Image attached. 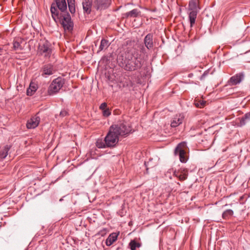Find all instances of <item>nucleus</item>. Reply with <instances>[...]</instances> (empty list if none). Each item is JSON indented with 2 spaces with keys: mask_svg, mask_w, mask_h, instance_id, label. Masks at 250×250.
<instances>
[{
  "mask_svg": "<svg viewBox=\"0 0 250 250\" xmlns=\"http://www.w3.org/2000/svg\"><path fill=\"white\" fill-rule=\"evenodd\" d=\"M187 147L186 142L179 143L176 147L174 150L175 155H178L180 161L182 163H186L188 160V157L186 155L185 148Z\"/></svg>",
  "mask_w": 250,
  "mask_h": 250,
  "instance_id": "obj_6",
  "label": "nucleus"
},
{
  "mask_svg": "<svg viewBox=\"0 0 250 250\" xmlns=\"http://www.w3.org/2000/svg\"><path fill=\"white\" fill-rule=\"evenodd\" d=\"M118 237V234L116 233L110 234L106 239L105 244L107 246H111L115 241H116Z\"/></svg>",
  "mask_w": 250,
  "mask_h": 250,
  "instance_id": "obj_18",
  "label": "nucleus"
},
{
  "mask_svg": "<svg viewBox=\"0 0 250 250\" xmlns=\"http://www.w3.org/2000/svg\"><path fill=\"white\" fill-rule=\"evenodd\" d=\"M54 71L53 66L49 63L43 65L41 69L42 76L45 77L52 75Z\"/></svg>",
  "mask_w": 250,
  "mask_h": 250,
  "instance_id": "obj_12",
  "label": "nucleus"
},
{
  "mask_svg": "<svg viewBox=\"0 0 250 250\" xmlns=\"http://www.w3.org/2000/svg\"><path fill=\"white\" fill-rule=\"evenodd\" d=\"M38 85L35 83H31L29 87L26 90V94L28 96H32L36 91Z\"/></svg>",
  "mask_w": 250,
  "mask_h": 250,
  "instance_id": "obj_19",
  "label": "nucleus"
},
{
  "mask_svg": "<svg viewBox=\"0 0 250 250\" xmlns=\"http://www.w3.org/2000/svg\"><path fill=\"white\" fill-rule=\"evenodd\" d=\"M205 75H206V74H205V73H204L202 75L201 78V79H202V78H203V77H204L205 76Z\"/></svg>",
  "mask_w": 250,
  "mask_h": 250,
  "instance_id": "obj_36",
  "label": "nucleus"
},
{
  "mask_svg": "<svg viewBox=\"0 0 250 250\" xmlns=\"http://www.w3.org/2000/svg\"><path fill=\"white\" fill-rule=\"evenodd\" d=\"M2 50V48H0V52H1Z\"/></svg>",
  "mask_w": 250,
  "mask_h": 250,
  "instance_id": "obj_38",
  "label": "nucleus"
},
{
  "mask_svg": "<svg viewBox=\"0 0 250 250\" xmlns=\"http://www.w3.org/2000/svg\"><path fill=\"white\" fill-rule=\"evenodd\" d=\"M144 44L148 50L153 47V35L151 33L147 34L144 40Z\"/></svg>",
  "mask_w": 250,
  "mask_h": 250,
  "instance_id": "obj_14",
  "label": "nucleus"
},
{
  "mask_svg": "<svg viewBox=\"0 0 250 250\" xmlns=\"http://www.w3.org/2000/svg\"><path fill=\"white\" fill-rule=\"evenodd\" d=\"M250 120V112L245 114L240 120V123L242 125H244L246 122Z\"/></svg>",
  "mask_w": 250,
  "mask_h": 250,
  "instance_id": "obj_28",
  "label": "nucleus"
},
{
  "mask_svg": "<svg viewBox=\"0 0 250 250\" xmlns=\"http://www.w3.org/2000/svg\"><path fill=\"white\" fill-rule=\"evenodd\" d=\"M22 42H23V39H21V38H19V37L15 38L14 39V41L13 42V49L15 50H22V48L21 45V44L22 43Z\"/></svg>",
  "mask_w": 250,
  "mask_h": 250,
  "instance_id": "obj_17",
  "label": "nucleus"
},
{
  "mask_svg": "<svg viewBox=\"0 0 250 250\" xmlns=\"http://www.w3.org/2000/svg\"><path fill=\"white\" fill-rule=\"evenodd\" d=\"M38 53L40 55L43 56L46 58H50L52 49L47 41L40 42L39 44Z\"/></svg>",
  "mask_w": 250,
  "mask_h": 250,
  "instance_id": "obj_8",
  "label": "nucleus"
},
{
  "mask_svg": "<svg viewBox=\"0 0 250 250\" xmlns=\"http://www.w3.org/2000/svg\"><path fill=\"white\" fill-rule=\"evenodd\" d=\"M68 111L65 109L62 110L60 112V115L62 117L68 115Z\"/></svg>",
  "mask_w": 250,
  "mask_h": 250,
  "instance_id": "obj_33",
  "label": "nucleus"
},
{
  "mask_svg": "<svg viewBox=\"0 0 250 250\" xmlns=\"http://www.w3.org/2000/svg\"><path fill=\"white\" fill-rule=\"evenodd\" d=\"M69 10L71 14L75 13V0H67Z\"/></svg>",
  "mask_w": 250,
  "mask_h": 250,
  "instance_id": "obj_26",
  "label": "nucleus"
},
{
  "mask_svg": "<svg viewBox=\"0 0 250 250\" xmlns=\"http://www.w3.org/2000/svg\"><path fill=\"white\" fill-rule=\"evenodd\" d=\"M244 73L240 72L232 76L229 80L228 83L230 85H235L240 83L244 79Z\"/></svg>",
  "mask_w": 250,
  "mask_h": 250,
  "instance_id": "obj_11",
  "label": "nucleus"
},
{
  "mask_svg": "<svg viewBox=\"0 0 250 250\" xmlns=\"http://www.w3.org/2000/svg\"><path fill=\"white\" fill-rule=\"evenodd\" d=\"M205 104H206V102H205L204 101H196L195 102V105L197 107L202 108L205 106Z\"/></svg>",
  "mask_w": 250,
  "mask_h": 250,
  "instance_id": "obj_30",
  "label": "nucleus"
},
{
  "mask_svg": "<svg viewBox=\"0 0 250 250\" xmlns=\"http://www.w3.org/2000/svg\"><path fill=\"white\" fill-rule=\"evenodd\" d=\"M140 52L143 54L146 53V49L144 46L140 48Z\"/></svg>",
  "mask_w": 250,
  "mask_h": 250,
  "instance_id": "obj_35",
  "label": "nucleus"
},
{
  "mask_svg": "<svg viewBox=\"0 0 250 250\" xmlns=\"http://www.w3.org/2000/svg\"><path fill=\"white\" fill-rule=\"evenodd\" d=\"M119 65L126 71H133L141 68L143 61L139 50L134 47H127L117 57Z\"/></svg>",
  "mask_w": 250,
  "mask_h": 250,
  "instance_id": "obj_1",
  "label": "nucleus"
},
{
  "mask_svg": "<svg viewBox=\"0 0 250 250\" xmlns=\"http://www.w3.org/2000/svg\"><path fill=\"white\" fill-rule=\"evenodd\" d=\"M233 214V211L231 209H227L225 210L222 214V217L223 219L227 220L229 219Z\"/></svg>",
  "mask_w": 250,
  "mask_h": 250,
  "instance_id": "obj_27",
  "label": "nucleus"
},
{
  "mask_svg": "<svg viewBox=\"0 0 250 250\" xmlns=\"http://www.w3.org/2000/svg\"><path fill=\"white\" fill-rule=\"evenodd\" d=\"M199 11H190L189 13V19L190 26L192 27L195 23L197 15Z\"/></svg>",
  "mask_w": 250,
  "mask_h": 250,
  "instance_id": "obj_20",
  "label": "nucleus"
},
{
  "mask_svg": "<svg viewBox=\"0 0 250 250\" xmlns=\"http://www.w3.org/2000/svg\"><path fill=\"white\" fill-rule=\"evenodd\" d=\"M110 43L108 40L103 39L101 41L100 45L98 50V53L103 50H105L109 46Z\"/></svg>",
  "mask_w": 250,
  "mask_h": 250,
  "instance_id": "obj_22",
  "label": "nucleus"
},
{
  "mask_svg": "<svg viewBox=\"0 0 250 250\" xmlns=\"http://www.w3.org/2000/svg\"><path fill=\"white\" fill-rule=\"evenodd\" d=\"M92 2V0H83V7L84 13L87 14H89L91 13Z\"/></svg>",
  "mask_w": 250,
  "mask_h": 250,
  "instance_id": "obj_15",
  "label": "nucleus"
},
{
  "mask_svg": "<svg viewBox=\"0 0 250 250\" xmlns=\"http://www.w3.org/2000/svg\"><path fill=\"white\" fill-rule=\"evenodd\" d=\"M119 137L110 129L104 138V141L105 142L107 147H113L118 143Z\"/></svg>",
  "mask_w": 250,
  "mask_h": 250,
  "instance_id": "obj_7",
  "label": "nucleus"
},
{
  "mask_svg": "<svg viewBox=\"0 0 250 250\" xmlns=\"http://www.w3.org/2000/svg\"><path fill=\"white\" fill-rule=\"evenodd\" d=\"M140 13V12L137 9H134L132 10L131 11L125 13V16L126 18H128V17L136 18L139 16Z\"/></svg>",
  "mask_w": 250,
  "mask_h": 250,
  "instance_id": "obj_24",
  "label": "nucleus"
},
{
  "mask_svg": "<svg viewBox=\"0 0 250 250\" xmlns=\"http://www.w3.org/2000/svg\"><path fill=\"white\" fill-rule=\"evenodd\" d=\"M67 4L65 0H55L51 4L50 12L53 20L57 22V19L61 15L66 12Z\"/></svg>",
  "mask_w": 250,
  "mask_h": 250,
  "instance_id": "obj_2",
  "label": "nucleus"
},
{
  "mask_svg": "<svg viewBox=\"0 0 250 250\" xmlns=\"http://www.w3.org/2000/svg\"><path fill=\"white\" fill-rule=\"evenodd\" d=\"M10 147V146L6 145L3 149L0 150V158L4 159L7 156Z\"/></svg>",
  "mask_w": 250,
  "mask_h": 250,
  "instance_id": "obj_23",
  "label": "nucleus"
},
{
  "mask_svg": "<svg viewBox=\"0 0 250 250\" xmlns=\"http://www.w3.org/2000/svg\"><path fill=\"white\" fill-rule=\"evenodd\" d=\"M111 0H95L93 7L97 10H102L108 7L111 4Z\"/></svg>",
  "mask_w": 250,
  "mask_h": 250,
  "instance_id": "obj_9",
  "label": "nucleus"
},
{
  "mask_svg": "<svg viewBox=\"0 0 250 250\" xmlns=\"http://www.w3.org/2000/svg\"><path fill=\"white\" fill-rule=\"evenodd\" d=\"M141 244L137 242L135 240H132L129 243V247L131 250H136L137 248H140Z\"/></svg>",
  "mask_w": 250,
  "mask_h": 250,
  "instance_id": "obj_25",
  "label": "nucleus"
},
{
  "mask_svg": "<svg viewBox=\"0 0 250 250\" xmlns=\"http://www.w3.org/2000/svg\"><path fill=\"white\" fill-rule=\"evenodd\" d=\"M107 104L106 103H102L100 106V109L104 110L105 109H107Z\"/></svg>",
  "mask_w": 250,
  "mask_h": 250,
  "instance_id": "obj_34",
  "label": "nucleus"
},
{
  "mask_svg": "<svg viewBox=\"0 0 250 250\" xmlns=\"http://www.w3.org/2000/svg\"><path fill=\"white\" fill-rule=\"evenodd\" d=\"M65 82V79L60 77L53 80L47 90L48 95H53L59 92L64 84Z\"/></svg>",
  "mask_w": 250,
  "mask_h": 250,
  "instance_id": "obj_4",
  "label": "nucleus"
},
{
  "mask_svg": "<svg viewBox=\"0 0 250 250\" xmlns=\"http://www.w3.org/2000/svg\"><path fill=\"white\" fill-rule=\"evenodd\" d=\"M177 184H178L179 185H180V184L179 182L177 183Z\"/></svg>",
  "mask_w": 250,
  "mask_h": 250,
  "instance_id": "obj_39",
  "label": "nucleus"
},
{
  "mask_svg": "<svg viewBox=\"0 0 250 250\" xmlns=\"http://www.w3.org/2000/svg\"><path fill=\"white\" fill-rule=\"evenodd\" d=\"M188 11H199L200 9L199 6L198 0H190L188 4Z\"/></svg>",
  "mask_w": 250,
  "mask_h": 250,
  "instance_id": "obj_16",
  "label": "nucleus"
},
{
  "mask_svg": "<svg viewBox=\"0 0 250 250\" xmlns=\"http://www.w3.org/2000/svg\"><path fill=\"white\" fill-rule=\"evenodd\" d=\"M59 21L64 30L71 31L73 29V22L71 21V17L69 14L66 11L57 19V21Z\"/></svg>",
  "mask_w": 250,
  "mask_h": 250,
  "instance_id": "obj_5",
  "label": "nucleus"
},
{
  "mask_svg": "<svg viewBox=\"0 0 250 250\" xmlns=\"http://www.w3.org/2000/svg\"><path fill=\"white\" fill-rule=\"evenodd\" d=\"M182 122L183 117L181 116L180 115L176 116L173 119L171 123V126L172 127H177L181 124Z\"/></svg>",
  "mask_w": 250,
  "mask_h": 250,
  "instance_id": "obj_21",
  "label": "nucleus"
},
{
  "mask_svg": "<svg viewBox=\"0 0 250 250\" xmlns=\"http://www.w3.org/2000/svg\"><path fill=\"white\" fill-rule=\"evenodd\" d=\"M188 170L185 168H181L177 171H175L173 176L178 178L180 181H184L188 178Z\"/></svg>",
  "mask_w": 250,
  "mask_h": 250,
  "instance_id": "obj_10",
  "label": "nucleus"
},
{
  "mask_svg": "<svg viewBox=\"0 0 250 250\" xmlns=\"http://www.w3.org/2000/svg\"><path fill=\"white\" fill-rule=\"evenodd\" d=\"M96 145V146L99 148L107 147L105 142H104L102 140H97Z\"/></svg>",
  "mask_w": 250,
  "mask_h": 250,
  "instance_id": "obj_29",
  "label": "nucleus"
},
{
  "mask_svg": "<svg viewBox=\"0 0 250 250\" xmlns=\"http://www.w3.org/2000/svg\"><path fill=\"white\" fill-rule=\"evenodd\" d=\"M103 115L105 117H108L111 114V112L109 108L103 110Z\"/></svg>",
  "mask_w": 250,
  "mask_h": 250,
  "instance_id": "obj_32",
  "label": "nucleus"
},
{
  "mask_svg": "<svg viewBox=\"0 0 250 250\" xmlns=\"http://www.w3.org/2000/svg\"><path fill=\"white\" fill-rule=\"evenodd\" d=\"M109 129L119 137H125L131 132V126L126 122H119L112 125Z\"/></svg>",
  "mask_w": 250,
  "mask_h": 250,
  "instance_id": "obj_3",
  "label": "nucleus"
},
{
  "mask_svg": "<svg viewBox=\"0 0 250 250\" xmlns=\"http://www.w3.org/2000/svg\"><path fill=\"white\" fill-rule=\"evenodd\" d=\"M107 229L104 228L103 229L99 231L98 234L102 236H104L107 233Z\"/></svg>",
  "mask_w": 250,
  "mask_h": 250,
  "instance_id": "obj_31",
  "label": "nucleus"
},
{
  "mask_svg": "<svg viewBox=\"0 0 250 250\" xmlns=\"http://www.w3.org/2000/svg\"><path fill=\"white\" fill-rule=\"evenodd\" d=\"M192 75V74H189V75H188V76H189V77H191V75Z\"/></svg>",
  "mask_w": 250,
  "mask_h": 250,
  "instance_id": "obj_37",
  "label": "nucleus"
},
{
  "mask_svg": "<svg viewBox=\"0 0 250 250\" xmlns=\"http://www.w3.org/2000/svg\"><path fill=\"white\" fill-rule=\"evenodd\" d=\"M38 114V113L28 120L26 124V127L27 128H35L38 126L40 122L41 118Z\"/></svg>",
  "mask_w": 250,
  "mask_h": 250,
  "instance_id": "obj_13",
  "label": "nucleus"
}]
</instances>
